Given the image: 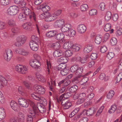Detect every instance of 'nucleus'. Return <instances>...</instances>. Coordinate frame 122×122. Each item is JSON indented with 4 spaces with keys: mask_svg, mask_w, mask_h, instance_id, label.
Instances as JSON below:
<instances>
[{
    "mask_svg": "<svg viewBox=\"0 0 122 122\" xmlns=\"http://www.w3.org/2000/svg\"><path fill=\"white\" fill-rule=\"evenodd\" d=\"M22 12L23 13L27 16H29V18L31 20H33L34 21H36V15L34 12H31V10L28 8L25 7L22 9Z\"/></svg>",
    "mask_w": 122,
    "mask_h": 122,
    "instance_id": "nucleus-1",
    "label": "nucleus"
},
{
    "mask_svg": "<svg viewBox=\"0 0 122 122\" xmlns=\"http://www.w3.org/2000/svg\"><path fill=\"white\" fill-rule=\"evenodd\" d=\"M95 109L94 108H91L89 109L88 110L85 109L82 112L77 116V117L79 118L82 117L83 116L86 115L88 116H92L94 113Z\"/></svg>",
    "mask_w": 122,
    "mask_h": 122,
    "instance_id": "nucleus-2",
    "label": "nucleus"
},
{
    "mask_svg": "<svg viewBox=\"0 0 122 122\" xmlns=\"http://www.w3.org/2000/svg\"><path fill=\"white\" fill-rule=\"evenodd\" d=\"M26 39V37L24 35L19 36L16 39V41L15 43V45L17 47L22 46L25 43Z\"/></svg>",
    "mask_w": 122,
    "mask_h": 122,
    "instance_id": "nucleus-3",
    "label": "nucleus"
},
{
    "mask_svg": "<svg viewBox=\"0 0 122 122\" xmlns=\"http://www.w3.org/2000/svg\"><path fill=\"white\" fill-rule=\"evenodd\" d=\"M35 112L34 113H31V114H34V115L37 114L39 110L41 113H43L45 112L46 111V108L45 107L40 103H38L37 104V107H35L34 108Z\"/></svg>",
    "mask_w": 122,
    "mask_h": 122,
    "instance_id": "nucleus-4",
    "label": "nucleus"
},
{
    "mask_svg": "<svg viewBox=\"0 0 122 122\" xmlns=\"http://www.w3.org/2000/svg\"><path fill=\"white\" fill-rule=\"evenodd\" d=\"M19 8L17 6L13 5L10 7L7 10L8 13L11 15H15L18 12Z\"/></svg>",
    "mask_w": 122,
    "mask_h": 122,
    "instance_id": "nucleus-5",
    "label": "nucleus"
},
{
    "mask_svg": "<svg viewBox=\"0 0 122 122\" xmlns=\"http://www.w3.org/2000/svg\"><path fill=\"white\" fill-rule=\"evenodd\" d=\"M79 99H78L76 102L77 105H80L86 101V96L85 92H81L79 94Z\"/></svg>",
    "mask_w": 122,
    "mask_h": 122,
    "instance_id": "nucleus-6",
    "label": "nucleus"
},
{
    "mask_svg": "<svg viewBox=\"0 0 122 122\" xmlns=\"http://www.w3.org/2000/svg\"><path fill=\"white\" fill-rule=\"evenodd\" d=\"M34 87L35 89L36 92L38 94H43L45 93V90L42 86L38 84H36L34 86Z\"/></svg>",
    "mask_w": 122,
    "mask_h": 122,
    "instance_id": "nucleus-7",
    "label": "nucleus"
},
{
    "mask_svg": "<svg viewBox=\"0 0 122 122\" xmlns=\"http://www.w3.org/2000/svg\"><path fill=\"white\" fill-rule=\"evenodd\" d=\"M18 103L21 106L24 107H27L29 103L25 99L23 98H20L18 100Z\"/></svg>",
    "mask_w": 122,
    "mask_h": 122,
    "instance_id": "nucleus-8",
    "label": "nucleus"
},
{
    "mask_svg": "<svg viewBox=\"0 0 122 122\" xmlns=\"http://www.w3.org/2000/svg\"><path fill=\"white\" fill-rule=\"evenodd\" d=\"M13 56V53L12 51L9 49L6 50V53L4 55V59L7 61H9Z\"/></svg>",
    "mask_w": 122,
    "mask_h": 122,
    "instance_id": "nucleus-9",
    "label": "nucleus"
},
{
    "mask_svg": "<svg viewBox=\"0 0 122 122\" xmlns=\"http://www.w3.org/2000/svg\"><path fill=\"white\" fill-rule=\"evenodd\" d=\"M15 69L18 72L22 74L25 73L27 70V68L25 66H21L19 65H18L16 66Z\"/></svg>",
    "mask_w": 122,
    "mask_h": 122,
    "instance_id": "nucleus-10",
    "label": "nucleus"
},
{
    "mask_svg": "<svg viewBox=\"0 0 122 122\" xmlns=\"http://www.w3.org/2000/svg\"><path fill=\"white\" fill-rule=\"evenodd\" d=\"M30 64L32 67L36 69H38L41 65V63L36 59L30 61Z\"/></svg>",
    "mask_w": 122,
    "mask_h": 122,
    "instance_id": "nucleus-11",
    "label": "nucleus"
},
{
    "mask_svg": "<svg viewBox=\"0 0 122 122\" xmlns=\"http://www.w3.org/2000/svg\"><path fill=\"white\" fill-rule=\"evenodd\" d=\"M71 93L70 92H68L65 94L64 93L61 95L59 98L57 99V102H58L59 103L60 102H61L62 100L68 99V98L71 96Z\"/></svg>",
    "mask_w": 122,
    "mask_h": 122,
    "instance_id": "nucleus-12",
    "label": "nucleus"
},
{
    "mask_svg": "<svg viewBox=\"0 0 122 122\" xmlns=\"http://www.w3.org/2000/svg\"><path fill=\"white\" fill-rule=\"evenodd\" d=\"M61 101V104L63 105L64 109H68L71 106V102L68 99L62 100Z\"/></svg>",
    "mask_w": 122,
    "mask_h": 122,
    "instance_id": "nucleus-13",
    "label": "nucleus"
},
{
    "mask_svg": "<svg viewBox=\"0 0 122 122\" xmlns=\"http://www.w3.org/2000/svg\"><path fill=\"white\" fill-rule=\"evenodd\" d=\"M40 7L44 13H49L48 11L50 10V7L49 6L47 5L46 3H43L41 5Z\"/></svg>",
    "mask_w": 122,
    "mask_h": 122,
    "instance_id": "nucleus-14",
    "label": "nucleus"
},
{
    "mask_svg": "<svg viewBox=\"0 0 122 122\" xmlns=\"http://www.w3.org/2000/svg\"><path fill=\"white\" fill-rule=\"evenodd\" d=\"M46 17L45 18V21L47 22H50L55 20L56 19V17L52 15H51L49 13H47L46 15Z\"/></svg>",
    "mask_w": 122,
    "mask_h": 122,
    "instance_id": "nucleus-15",
    "label": "nucleus"
},
{
    "mask_svg": "<svg viewBox=\"0 0 122 122\" xmlns=\"http://www.w3.org/2000/svg\"><path fill=\"white\" fill-rule=\"evenodd\" d=\"M10 105L11 108L15 111H18L19 106L18 103L14 101H12L10 102Z\"/></svg>",
    "mask_w": 122,
    "mask_h": 122,
    "instance_id": "nucleus-16",
    "label": "nucleus"
},
{
    "mask_svg": "<svg viewBox=\"0 0 122 122\" xmlns=\"http://www.w3.org/2000/svg\"><path fill=\"white\" fill-rule=\"evenodd\" d=\"M15 51L17 53L22 55L24 56H26L29 54V52L28 51L19 48L16 49L15 50Z\"/></svg>",
    "mask_w": 122,
    "mask_h": 122,
    "instance_id": "nucleus-17",
    "label": "nucleus"
},
{
    "mask_svg": "<svg viewBox=\"0 0 122 122\" xmlns=\"http://www.w3.org/2000/svg\"><path fill=\"white\" fill-rule=\"evenodd\" d=\"M86 29V27L83 24L79 25L77 27V30L80 33H83L85 32Z\"/></svg>",
    "mask_w": 122,
    "mask_h": 122,
    "instance_id": "nucleus-18",
    "label": "nucleus"
},
{
    "mask_svg": "<svg viewBox=\"0 0 122 122\" xmlns=\"http://www.w3.org/2000/svg\"><path fill=\"white\" fill-rule=\"evenodd\" d=\"M29 45L32 50L34 51H36L38 49V45L37 44L35 43L34 42H30Z\"/></svg>",
    "mask_w": 122,
    "mask_h": 122,
    "instance_id": "nucleus-19",
    "label": "nucleus"
},
{
    "mask_svg": "<svg viewBox=\"0 0 122 122\" xmlns=\"http://www.w3.org/2000/svg\"><path fill=\"white\" fill-rule=\"evenodd\" d=\"M71 27V25L69 23L65 24L61 28V30L62 32H65L68 30Z\"/></svg>",
    "mask_w": 122,
    "mask_h": 122,
    "instance_id": "nucleus-20",
    "label": "nucleus"
},
{
    "mask_svg": "<svg viewBox=\"0 0 122 122\" xmlns=\"http://www.w3.org/2000/svg\"><path fill=\"white\" fill-rule=\"evenodd\" d=\"M64 23L63 20H57L55 22L54 24V26L56 28L61 27Z\"/></svg>",
    "mask_w": 122,
    "mask_h": 122,
    "instance_id": "nucleus-21",
    "label": "nucleus"
},
{
    "mask_svg": "<svg viewBox=\"0 0 122 122\" xmlns=\"http://www.w3.org/2000/svg\"><path fill=\"white\" fill-rule=\"evenodd\" d=\"M6 116L5 110L3 107L0 108V121L4 119Z\"/></svg>",
    "mask_w": 122,
    "mask_h": 122,
    "instance_id": "nucleus-22",
    "label": "nucleus"
},
{
    "mask_svg": "<svg viewBox=\"0 0 122 122\" xmlns=\"http://www.w3.org/2000/svg\"><path fill=\"white\" fill-rule=\"evenodd\" d=\"M31 96L33 98L37 100L40 101L42 100V98L41 96L37 92L32 93Z\"/></svg>",
    "mask_w": 122,
    "mask_h": 122,
    "instance_id": "nucleus-23",
    "label": "nucleus"
},
{
    "mask_svg": "<svg viewBox=\"0 0 122 122\" xmlns=\"http://www.w3.org/2000/svg\"><path fill=\"white\" fill-rule=\"evenodd\" d=\"M22 27L24 29L27 31H30L32 30L30 23H24L23 24Z\"/></svg>",
    "mask_w": 122,
    "mask_h": 122,
    "instance_id": "nucleus-24",
    "label": "nucleus"
},
{
    "mask_svg": "<svg viewBox=\"0 0 122 122\" xmlns=\"http://www.w3.org/2000/svg\"><path fill=\"white\" fill-rule=\"evenodd\" d=\"M31 40L30 42H34L35 43L38 44L40 43L41 41L39 38L36 36L33 35L31 37Z\"/></svg>",
    "mask_w": 122,
    "mask_h": 122,
    "instance_id": "nucleus-25",
    "label": "nucleus"
},
{
    "mask_svg": "<svg viewBox=\"0 0 122 122\" xmlns=\"http://www.w3.org/2000/svg\"><path fill=\"white\" fill-rule=\"evenodd\" d=\"M63 54V52L61 50L55 51L53 53L54 57H57L62 56Z\"/></svg>",
    "mask_w": 122,
    "mask_h": 122,
    "instance_id": "nucleus-26",
    "label": "nucleus"
},
{
    "mask_svg": "<svg viewBox=\"0 0 122 122\" xmlns=\"http://www.w3.org/2000/svg\"><path fill=\"white\" fill-rule=\"evenodd\" d=\"M81 48V46L78 44H76L72 45V50L75 52L79 51Z\"/></svg>",
    "mask_w": 122,
    "mask_h": 122,
    "instance_id": "nucleus-27",
    "label": "nucleus"
},
{
    "mask_svg": "<svg viewBox=\"0 0 122 122\" xmlns=\"http://www.w3.org/2000/svg\"><path fill=\"white\" fill-rule=\"evenodd\" d=\"M92 45H88L87 47L84 48V53H87L92 51Z\"/></svg>",
    "mask_w": 122,
    "mask_h": 122,
    "instance_id": "nucleus-28",
    "label": "nucleus"
},
{
    "mask_svg": "<svg viewBox=\"0 0 122 122\" xmlns=\"http://www.w3.org/2000/svg\"><path fill=\"white\" fill-rule=\"evenodd\" d=\"M27 16L23 13L20 14L18 16V18L21 21H23L26 19Z\"/></svg>",
    "mask_w": 122,
    "mask_h": 122,
    "instance_id": "nucleus-29",
    "label": "nucleus"
},
{
    "mask_svg": "<svg viewBox=\"0 0 122 122\" xmlns=\"http://www.w3.org/2000/svg\"><path fill=\"white\" fill-rule=\"evenodd\" d=\"M56 34V31L53 30L49 31L46 33V35L47 37L50 38L54 36Z\"/></svg>",
    "mask_w": 122,
    "mask_h": 122,
    "instance_id": "nucleus-30",
    "label": "nucleus"
},
{
    "mask_svg": "<svg viewBox=\"0 0 122 122\" xmlns=\"http://www.w3.org/2000/svg\"><path fill=\"white\" fill-rule=\"evenodd\" d=\"M66 66L64 64L61 63L59 65L56 67V70L61 71V70L66 69Z\"/></svg>",
    "mask_w": 122,
    "mask_h": 122,
    "instance_id": "nucleus-31",
    "label": "nucleus"
},
{
    "mask_svg": "<svg viewBox=\"0 0 122 122\" xmlns=\"http://www.w3.org/2000/svg\"><path fill=\"white\" fill-rule=\"evenodd\" d=\"M83 68L82 67H78L75 73L76 74L77 76H80L81 77L82 76L81 74L83 72Z\"/></svg>",
    "mask_w": 122,
    "mask_h": 122,
    "instance_id": "nucleus-32",
    "label": "nucleus"
},
{
    "mask_svg": "<svg viewBox=\"0 0 122 122\" xmlns=\"http://www.w3.org/2000/svg\"><path fill=\"white\" fill-rule=\"evenodd\" d=\"M117 108L116 105L115 104L111 106V108L109 110V113L110 114L114 113L116 110Z\"/></svg>",
    "mask_w": 122,
    "mask_h": 122,
    "instance_id": "nucleus-33",
    "label": "nucleus"
},
{
    "mask_svg": "<svg viewBox=\"0 0 122 122\" xmlns=\"http://www.w3.org/2000/svg\"><path fill=\"white\" fill-rule=\"evenodd\" d=\"M10 2L9 0H0V5L5 6L9 4Z\"/></svg>",
    "mask_w": 122,
    "mask_h": 122,
    "instance_id": "nucleus-34",
    "label": "nucleus"
},
{
    "mask_svg": "<svg viewBox=\"0 0 122 122\" xmlns=\"http://www.w3.org/2000/svg\"><path fill=\"white\" fill-rule=\"evenodd\" d=\"M102 38L99 35H97L95 39V43L98 44H99L102 41Z\"/></svg>",
    "mask_w": 122,
    "mask_h": 122,
    "instance_id": "nucleus-35",
    "label": "nucleus"
},
{
    "mask_svg": "<svg viewBox=\"0 0 122 122\" xmlns=\"http://www.w3.org/2000/svg\"><path fill=\"white\" fill-rule=\"evenodd\" d=\"M78 89V86L76 85L73 86L71 87L68 90V92H70L71 93L76 91Z\"/></svg>",
    "mask_w": 122,
    "mask_h": 122,
    "instance_id": "nucleus-36",
    "label": "nucleus"
},
{
    "mask_svg": "<svg viewBox=\"0 0 122 122\" xmlns=\"http://www.w3.org/2000/svg\"><path fill=\"white\" fill-rule=\"evenodd\" d=\"M76 34L75 31L72 29L69 30L68 32V35L70 37H74Z\"/></svg>",
    "mask_w": 122,
    "mask_h": 122,
    "instance_id": "nucleus-37",
    "label": "nucleus"
},
{
    "mask_svg": "<svg viewBox=\"0 0 122 122\" xmlns=\"http://www.w3.org/2000/svg\"><path fill=\"white\" fill-rule=\"evenodd\" d=\"M37 78L40 81L44 82L46 81V80L45 78L42 75L39 74L37 75Z\"/></svg>",
    "mask_w": 122,
    "mask_h": 122,
    "instance_id": "nucleus-38",
    "label": "nucleus"
},
{
    "mask_svg": "<svg viewBox=\"0 0 122 122\" xmlns=\"http://www.w3.org/2000/svg\"><path fill=\"white\" fill-rule=\"evenodd\" d=\"M18 116L19 121L23 122H24L25 120L24 115L22 113L20 112L19 113Z\"/></svg>",
    "mask_w": 122,
    "mask_h": 122,
    "instance_id": "nucleus-39",
    "label": "nucleus"
},
{
    "mask_svg": "<svg viewBox=\"0 0 122 122\" xmlns=\"http://www.w3.org/2000/svg\"><path fill=\"white\" fill-rule=\"evenodd\" d=\"M59 62L61 63L65 64L67 62V60L65 56L60 57L58 60Z\"/></svg>",
    "mask_w": 122,
    "mask_h": 122,
    "instance_id": "nucleus-40",
    "label": "nucleus"
},
{
    "mask_svg": "<svg viewBox=\"0 0 122 122\" xmlns=\"http://www.w3.org/2000/svg\"><path fill=\"white\" fill-rule=\"evenodd\" d=\"M64 35L62 33H60L58 34L56 36V39L59 40H62L64 37Z\"/></svg>",
    "mask_w": 122,
    "mask_h": 122,
    "instance_id": "nucleus-41",
    "label": "nucleus"
},
{
    "mask_svg": "<svg viewBox=\"0 0 122 122\" xmlns=\"http://www.w3.org/2000/svg\"><path fill=\"white\" fill-rule=\"evenodd\" d=\"M111 17V14L110 12H107L106 14L105 17V19L107 21L110 20Z\"/></svg>",
    "mask_w": 122,
    "mask_h": 122,
    "instance_id": "nucleus-42",
    "label": "nucleus"
},
{
    "mask_svg": "<svg viewBox=\"0 0 122 122\" xmlns=\"http://www.w3.org/2000/svg\"><path fill=\"white\" fill-rule=\"evenodd\" d=\"M115 93L113 90H111L108 93L107 95V98L111 99L114 96Z\"/></svg>",
    "mask_w": 122,
    "mask_h": 122,
    "instance_id": "nucleus-43",
    "label": "nucleus"
},
{
    "mask_svg": "<svg viewBox=\"0 0 122 122\" xmlns=\"http://www.w3.org/2000/svg\"><path fill=\"white\" fill-rule=\"evenodd\" d=\"M111 27V25L109 23L107 24L104 27V30L106 32L109 31Z\"/></svg>",
    "mask_w": 122,
    "mask_h": 122,
    "instance_id": "nucleus-44",
    "label": "nucleus"
},
{
    "mask_svg": "<svg viewBox=\"0 0 122 122\" xmlns=\"http://www.w3.org/2000/svg\"><path fill=\"white\" fill-rule=\"evenodd\" d=\"M69 72V70L66 68L63 70H61L60 72L62 75L65 76L67 75Z\"/></svg>",
    "mask_w": 122,
    "mask_h": 122,
    "instance_id": "nucleus-45",
    "label": "nucleus"
},
{
    "mask_svg": "<svg viewBox=\"0 0 122 122\" xmlns=\"http://www.w3.org/2000/svg\"><path fill=\"white\" fill-rule=\"evenodd\" d=\"M71 47V45L69 42L65 43L63 45V48L64 49H67L70 48Z\"/></svg>",
    "mask_w": 122,
    "mask_h": 122,
    "instance_id": "nucleus-46",
    "label": "nucleus"
},
{
    "mask_svg": "<svg viewBox=\"0 0 122 122\" xmlns=\"http://www.w3.org/2000/svg\"><path fill=\"white\" fill-rule=\"evenodd\" d=\"M78 65H73L70 68V71L72 72H76L77 68H78Z\"/></svg>",
    "mask_w": 122,
    "mask_h": 122,
    "instance_id": "nucleus-47",
    "label": "nucleus"
},
{
    "mask_svg": "<svg viewBox=\"0 0 122 122\" xmlns=\"http://www.w3.org/2000/svg\"><path fill=\"white\" fill-rule=\"evenodd\" d=\"M88 8V5L87 4H84L81 6L80 9L82 11H85L87 10Z\"/></svg>",
    "mask_w": 122,
    "mask_h": 122,
    "instance_id": "nucleus-48",
    "label": "nucleus"
},
{
    "mask_svg": "<svg viewBox=\"0 0 122 122\" xmlns=\"http://www.w3.org/2000/svg\"><path fill=\"white\" fill-rule=\"evenodd\" d=\"M115 56L114 53L112 52H109L107 54V57L110 60L112 59Z\"/></svg>",
    "mask_w": 122,
    "mask_h": 122,
    "instance_id": "nucleus-49",
    "label": "nucleus"
},
{
    "mask_svg": "<svg viewBox=\"0 0 122 122\" xmlns=\"http://www.w3.org/2000/svg\"><path fill=\"white\" fill-rule=\"evenodd\" d=\"M122 79V72H121L118 75L116 80L117 83L119 82Z\"/></svg>",
    "mask_w": 122,
    "mask_h": 122,
    "instance_id": "nucleus-50",
    "label": "nucleus"
},
{
    "mask_svg": "<svg viewBox=\"0 0 122 122\" xmlns=\"http://www.w3.org/2000/svg\"><path fill=\"white\" fill-rule=\"evenodd\" d=\"M61 12L62 11L61 10H58L54 12L53 15H54V16L56 17V19L58 17V16L61 14Z\"/></svg>",
    "mask_w": 122,
    "mask_h": 122,
    "instance_id": "nucleus-51",
    "label": "nucleus"
},
{
    "mask_svg": "<svg viewBox=\"0 0 122 122\" xmlns=\"http://www.w3.org/2000/svg\"><path fill=\"white\" fill-rule=\"evenodd\" d=\"M97 13V10L95 9H92L89 11V14L90 15H95Z\"/></svg>",
    "mask_w": 122,
    "mask_h": 122,
    "instance_id": "nucleus-52",
    "label": "nucleus"
},
{
    "mask_svg": "<svg viewBox=\"0 0 122 122\" xmlns=\"http://www.w3.org/2000/svg\"><path fill=\"white\" fill-rule=\"evenodd\" d=\"M117 40L116 38H112L110 40V42L112 46L115 45L117 43Z\"/></svg>",
    "mask_w": 122,
    "mask_h": 122,
    "instance_id": "nucleus-53",
    "label": "nucleus"
},
{
    "mask_svg": "<svg viewBox=\"0 0 122 122\" xmlns=\"http://www.w3.org/2000/svg\"><path fill=\"white\" fill-rule=\"evenodd\" d=\"M72 54V51L70 50H67L66 51L65 55L67 57L71 56Z\"/></svg>",
    "mask_w": 122,
    "mask_h": 122,
    "instance_id": "nucleus-54",
    "label": "nucleus"
},
{
    "mask_svg": "<svg viewBox=\"0 0 122 122\" xmlns=\"http://www.w3.org/2000/svg\"><path fill=\"white\" fill-rule=\"evenodd\" d=\"M105 5L104 2L101 3L99 6V7L100 10H103L105 9Z\"/></svg>",
    "mask_w": 122,
    "mask_h": 122,
    "instance_id": "nucleus-55",
    "label": "nucleus"
},
{
    "mask_svg": "<svg viewBox=\"0 0 122 122\" xmlns=\"http://www.w3.org/2000/svg\"><path fill=\"white\" fill-rule=\"evenodd\" d=\"M47 68L46 70V73L48 74H49L50 73V68L51 67V64L49 62L47 61Z\"/></svg>",
    "mask_w": 122,
    "mask_h": 122,
    "instance_id": "nucleus-56",
    "label": "nucleus"
},
{
    "mask_svg": "<svg viewBox=\"0 0 122 122\" xmlns=\"http://www.w3.org/2000/svg\"><path fill=\"white\" fill-rule=\"evenodd\" d=\"M18 90L20 94H21L22 95H24V90L23 87L21 86H19Z\"/></svg>",
    "mask_w": 122,
    "mask_h": 122,
    "instance_id": "nucleus-57",
    "label": "nucleus"
},
{
    "mask_svg": "<svg viewBox=\"0 0 122 122\" xmlns=\"http://www.w3.org/2000/svg\"><path fill=\"white\" fill-rule=\"evenodd\" d=\"M88 81V78L87 77L83 78L80 81L81 85H84Z\"/></svg>",
    "mask_w": 122,
    "mask_h": 122,
    "instance_id": "nucleus-58",
    "label": "nucleus"
},
{
    "mask_svg": "<svg viewBox=\"0 0 122 122\" xmlns=\"http://www.w3.org/2000/svg\"><path fill=\"white\" fill-rule=\"evenodd\" d=\"M5 100L3 94L0 91V102L2 103H4Z\"/></svg>",
    "mask_w": 122,
    "mask_h": 122,
    "instance_id": "nucleus-59",
    "label": "nucleus"
},
{
    "mask_svg": "<svg viewBox=\"0 0 122 122\" xmlns=\"http://www.w3.org/2000/svg\"><path fill=\"white\" fill-rule=\"evenodd\" d=\"M107 47L106 46H103L101 47L100 51L102 53H105L107 51Z\"/></svg>",
    "mask_w": 122,
    "mask_h": 122,
    "instance_id": "nucleus-60",
    "label": "nucleus"
},
{
    "mask_svg": "<svg viewBox=\"0 0 122 122\" xmlns=\"http://www.w3.org/2000/svg\"><path fill=\"white\" fill-rule=\"evenodd\" d=\"M15 20L14 19H12L9 20L8 22V24L11 26H13L15 25Z\"/></svg>",
    "mask_w": 122,
    "mask_h": 122,
    "instance_id": "nucleus-61",
    "label": "nucleus"
},
{
    "mask_svg": "<svg viewBox=\"0 0 122 122\" xmlns=\"http://www.w3.org/2000/svg\"><path fill=\"white\" fill-rule=\"evenodd\" d=\"M6 28L5 23L2 21L0 22V30L5 29Z\"/></svg>",
    "mask_w": 122,
    "mask_h": 122,
    "instance_id": "nucleus-62",
    "label": "nucleus"
},
{
    "mask_svg": "<svg viewBox=\"0 0 122 122\" xmlns=\"http://www.w3.org/2000/svg\"><path fill=\"white\" fill-rule=\"evenodd\" d=\"M97 57V54L96 53H92L91 54L90 57L92 60H95Z\"/></svg>",
    "mask_w": 122,
    "mask_h": 122,
    "instance_id": "nucleus-63",
    "label": "nucleus"
},
{
    "mask_svg": "<svg viewBox=\"0 0 122 122\" xmlns=\"http://www.w3.org/2000/svg\"><path fill=\"white\" fill-rule=\"evenodd\" d=\"M27 122H32L33 121V118L30 115H27Z\"/></svg>",
    "mask_w": 122,
    "mask_h": 122,
    "instance_id": "nucleus-64",
    "label": "nucleus"
}]
</instances>
